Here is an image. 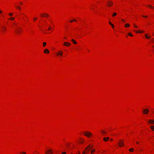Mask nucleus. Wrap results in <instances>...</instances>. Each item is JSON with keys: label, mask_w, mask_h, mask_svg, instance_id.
<instances>
[{"label": "nucleus", "mask_w": 154, "mask_h": 154, "mask_svg": "<svg viewBox=\"0 0 154 154\" xmlns=\"http://www.w3.org/2000/svg\"><path fill=\"white\" fill-rule=\"evenodd\" d=\"M134 25L135 28H137V26L135 25L134 24Z\"/></svg>", "instance_id": "473e14b6"}, {"label": "nucleus", "mask_w": 154, "mask_h": 154, "mask_svg": "<svg viewBox=\"0 0 154 154\" xmlns=\"http://www.w3.org/2000/svg\"><path fill=\"white\" fill-rule=\"evenodd\" d=\"M21 31V29L20 27H17L15 29L16 32L18 34L20 33Z\"/></svg>", "instance_id": "7ed1b4c3"}, {"label": "nucleus", "mask_w": 154, "mask_h": 154, "mask_svg": "<svg viewBox=\"0 0 154 154\" xmlns=\"http://www.w3.org/2000/svg\"><path fill=\"white\" fill-rule=\"evenodd\" d=\"M142 16L145 18H147V16Z\"/></svg>", "instance_id": "c9c22d12"}, {"label": "nucleus", "mask_w": 154, "mask_h": 154, "mask_svg": "<svg viewBox=\"0 0 154 154\" xmlns=\"http://www.w3.org/2000/svg\"><path fill=\"white\" fill-rule=\"evenodd\" d=\"M37 19V17H35L34 18V20H36Z\"/></svg>", "instance_id": "72a5a7b5"}, {"label": "nucleus", "mask_w": 154, "mask_h": 154, "mask_svg": "<svg viewBox=\"0 0 154 154\" xmlns=\"http://www.w3.org/2000/svg\"><path fill=\"white\" fill-rule=\"evenodd\" d=\"M14 19V18L13 17H11L9 19V20H13Z\"/></svg>", "instance_id": "a878e982"}, {"label": "nucleus", "mask_w": 154, "mask_h": 154, "mask_svg": "<svg viewBox=\"0 0 154 154\" xmlns=\"http://www.w3.org/2000/svg\"><path fill=\"white\" fill-rule=\"evenodd\" d=\"M113 5V3L112 2H108L107 3V5L109 7H110L112 6Z\"/></svg>", "instance_id": "6e6552de"}, {"label": "nucleus", "mask_w": 154, "mask_h": 154, "mask_svg": "<svg viewBox=\"0 0 154 154\" xmlns=\"http://www.w3.org/2000/svg\"><path fill=\"white\" fill-rule=\"evenodd\" d=\"M122 20V21H123V22H125V21L124 20H123V19H122V20Z\"/></svg>", "instance_id": "58836bf2"}, {"label": "nucleus", "mask_w": 154, "mask_h": 154, "mask_svg": "<svg viewBox=\"0 0 154 154\" xmlns=\"http://www.w3.org/2000/svg\"><path fill=\"white\" fill-rule=\"evenodd\" d=\"M23 154H26V153L25 152H23Z\"/></svg>", "instance_id": "37998d69"}, {"label": "nucleus", "mask_w": 154, "mask_h": 154, "mask_svg": "<svg viewBox=\"0 0 154 154\" xmlns=\"http://www.w3.org/2000/svg\"><path fill=\"white\" fill-rule=\"evenodd\" d=\"M44 52L45 53H49V50L47 49H45Z\"/></svg>", "instance_id": "9b49d317"}, {"label": "nucleus", "mask_w": 154, "mask_h": 154, "mask_svg": "<svg viewBox=\"0 0 154 154\" xmlns=\"http://www.w3.org/2000/svg\"><path fill=\"white\" fill-rule=\"evenodd\" d=\"M149 111L148 109H144L143 111V113L145 114H147Z\"/></svg>", "instance_id": "39448f33"}, {"label": "nucleus", "mask_w": 154, "mask_h": 154, "mask_svg": "<svg viewBox=\"0 0 154 154\" xmlns=\"http://www.w3.org/2000/svg\"><path fill=\"white\" fill-rule=\"evenodd\" d=\"M109 23L111 25V24H112L110 22H109Z\"/></svg>", "instance_id": "a19ab883"}, {"label": "nucleus", "mask_w": 154, "mask_h": 154, "mask_svg": "<svg viewBox=\"0 0 154 154\" xmlns=\"http://www.w3.org/2000/svg\"><path fill=\"white\" fill-rule=\"evenodd\" d=\"M143 32H144V31H140V33H143Z\"/></svg>", "instance_id": "e433bc0d"}, {"label": "nucleus", "mask_w": 154, "mask_h": 154, "mask_svg": "<svg viewBox=\"0 0 154 154\" xmlns=\"http://www.w3.org/2000/svg\"><path fill=\"white\" fill-rule=\"evenodd\" d=\"M109 139V137H104L103 138V140L105 142L108 141Z\"/></svg>", "instance_id": "ddd939ff"}, {"label": "nucleus", "mask_w": 154, "mask_h": 154, "mask_svg": "<svg viewBox=\"0 0 154 154\" xmlns=\"http://www.w3.org/2000/svg\"><path fill=\"white\" fill-rule=\"evenodd\" d=\"M145 36L146 38L147 39H149L151 37L150 36H148L147 34H145Z\"/></svg>", "instance_id": "4468645a"}, {"label": "nucleus", "mask_w": 154, "mask_h": 154, "mask_svg": "<svg viewBox=\"0 0 154 154\" xmlns=\"http://www.w3.org/2000/svg\"><path fill=\"white\" fill-rule=\"evenodd\" d=\"M130 26V25L128 23H127L125 25V27H128Z\"/></svg>", "instance_id": "a211bd4d"}, {"label": "nucleus", "mask_w": 154, "mask_h": 154, "mask_svg": "<svg viewBox=\"0 0 154 154\" xmlns=\"http://www.w3.org/2000/svg\"><path fill=\"white\" fill-rule=\"evenodd\" d=\"M124 141L123 140H119V145L120 147H122L124 145Z\"/></svg>", "instance_id": "20e7f679"}, {"label": "nucleus", "mask_w": 154, "mask_h": 154, "mask_svg": "<svg viewBox=\"0 0 154 154\" xmlns=\"http://www.w3.org/2000/svg\"><path fill=\"white\" fill-rule=\"evenodd\" d=\"M63 52L62 51H59L58 53H57V54L58 55H60L61 56H62L63 55Z\"/></svg>", "instance_id": "1a4fd4ad"}, {"label": "nucleus", "mask_w": 154, "mask_h": 154, "mask_svg": "<svg viewBox=\"0 0 154 154\" xmlns=\"http://www.w3.org/2000/svg\"><path fill=\"white\" fill-rule=\"evenodd\" d=\"M63 44L64 45L66 46H69L70 45V43L66 42H64Z\"/></svg>", "instance_id": "0eeeda50"}, {"label": "nucleus", "mask_w": 154, "mask_h": 154, "mask_svg": "<svg viewBox=\"0 0 154 154\" xmlns=\"http://www.w3.org/2000/svg\"><path fill=\"white\" fill-rule=\"evenodd\" d=\"M72 41L74 44H76L77 43L75 41L74 39H72Z\"/></svg>", "instance_id": "aec40b11"}, {"label": "nucleus", "mask_w": 154, "mask_h": 154, "mask_svg": "<svg viewBox=\"0 0 154 154\" xmlns=\"http://www.w3.org/2000/svg\"><path fill=\"white\" fill-rule=\"evenodd\" d=\"M85 151H84L83 152H82L83 154H85Z\"/></svg>", "instance_id": "4c0bfd02"}, {"label": "nucleus", "mask_w": 154, "mask_h": 154, "mask_svg": "<svg viewBox=\"0 0 154 154\" xmlns=\"http://www.w3.org/2000/svg\"><path fill=\"white\" fill-rule=\"evenodd\" d=\"M2 11H1V10H0V14H2Z\"/></svg>", "instance_id": "79ce46f5"}, {"label": "nucleus", "mask_w": 154, "mask_h": 154, "mask_svg": "<svg viewBox=\"0 0 154 154\" xmlns=\"http://www.w3.org/2000/svg\"><path fill=\"white\" fill-rule=\"evenodd\" d=\"M84 141V140L82 138H81L80 143H82Z\"/></svg>", "instance_id": "2eb2a0df"}, {"label": "nucleus", "mask_w": 154, "mask_h": 154, "mask_svg": "<svg viewBox=\"0 0 154 154\" xmlns=\"http://www.w3.org/2000/svg\"><path fill=\"white\" fill-rule=\"evenodd\" d=\"M2 31L3 32H4L7 29L6 27L4 26H2Z\"/></svg>", "instance_id": "423d86ee"}, {"label": "nucleus", "mask_w": 154, "mask_h": 154, "mask_svg": "<svg viewBox=\"0 0 154 154\" xmlns=\"http://www.w3.org/2000/svg\"><path fill=\"white\" fill-rule=\"evenodd\" d=\"M152 40L153 42H154V41H153V39H152Z\"/></svg>", "instance_id": "8fccbe9b"}, {"label": "nucleus", "mask_w": 154, "mask_h": 154, "mask_svg": "<svg viewBox=\"0 0 154 154\" xmlns=\"http://www.w3.org/2000/svg\"><path fill=\"white\" fill-rule=\"evenodd\" d=\"M153 35H154V33H153Z\"/></svg>", "instance_id": "603ef678"}, {"label": "nucleus", "mask_w": 154, "mask_h": 154, "mask_svg": "<svg viewBox=\"0 0 154 154\" xmlns=\"http://www.w3.org/2000/svg\"><path fill=\"white\" fill-rule=\"evenodd\" d=\"M101 133L103 134H105L106 133V132L105 131H104L101 130Z\"/></svg>", "instance_id": "f3484780"}, {"label": "nucleus", "mask_w": 154, "mask_h": 154, "mask_svg": "<svg viewBox=\"0 0 154 154\" xmlns=\"http://www.w3.org/2000/svg\"><path fill=\"white\" fill-rule=\"evenodd\" d=\"M84 134L85 136H87L88 137H90L92 135V134L91 133L88 131L85 132Z\"/></svg>", "instance_id": "f03ea898"}, {"label": "nucleus", "mask_w": 154, "mask_h": 154, "mask_svg": "<svg viewBox=\"0 0 154 154\" xmlns=\"http://www.w3.org/2000/svg\"><path fill=\"white\" fill-rule=\"evenodd\" d=\"M148 123L150 124H154V121L152 120H149L148 121Z\"/></svg>", "instance_id": "f8f14e48"}, {"label": "nucleus", "mask_w": 154, "mask_h": 154, "mask_svg": "<svg viewBox=\"0 0 154 154\" xmlns=\"http://www.w3.org/2000/svg\"><path fill=\"white\" fill-rule=\"evenodd\" d=\"M9 15L10 16H12L13 15V14L12 13H10L9 14Z\"/></svg>", "instance_id": "7c9ffc66"}, {"label": "nucleus", "mask_w": 154, "mask_h": 154, "mask_svg": "<svg viewBox=\"0 0 154 154\" xmlns=\"http://www.w3.org/2000/svg\"><path fill=\"white\" fill-rule=\"evenodd\" d=\"M136 32L137 33H140V31H136Z\"/></svg>", "instance_id": "ea45409f"}, {"label": "nucleus", "mask_w": 154, "mask_h": 154, "mask_svg": "<svg viewBox=\"0 0 154 154\" xmlns=\"http://www.w3.org/2000/svg\"><path fill=\"white\" fill-rule=\"evenodd\" d=\"M111 25L112 26V28H114V25L113 24H111Z\"/></svg>", "instance_id": "c756f323"}, {"label": "nucleus", "mask_w": 154, "mask_h": 154, "mask_svg": "<svg viewBox=\"0 0 154 154\" xmlns=\"http://www.w3.org/2000/svg\"><path fill=\"white\" fill-rule=\"evenodd\" d=\"M117 15V13L116 12L113 13L112 14V17H114L116 16Z\"/></svg>", "instance_id": "4be33fe9"}, {"label": "nucleus", "mask_w": 154, "mask_h": 154, "mask_svg": "<svg viewBox=\"0 0 154 154\" xmlns=\"http://www.w3.org/2000/svg\"><path fill=\"white\" fill-rule=\"evenodd\" d=\"M150 128H151V129L153 130V131H154V126H152L150 127Z\"/></svg>", "instance_id": "412c9836"}, {"label": "nucleus", "mask_w": 154, "mask_h": 154, "mask_svg": "<svg viewBox=\"0 0 154 154\" xmlns=\"http://www.w3.org/2000/svg\"><path fill=\"white\" fill-rule=\"evenodd\" d=\"M128 35L131 36H133V35L130 32L128 33Z\"/></svg>", "instance_id": "cd10ccee"}, {"label": "nucleus", "mask_w": 154, "mask_h": 154, "mask_svg": "<svg viewBox=\"0 0 154 154\" xmlns=\"http://www.w3.org/2000/svg\"><path fill=\"white\" fill-rule=\"evenodd\" d=\"M20 4L21 5H22V3L21 2H20Z\"/></svg>", "instance_id": "09e8293b"}, {"label": "nucleus", "mask_w": 154, "mask_h": 154, "mask_svg": "<svg viewBox=\"0 0 154 154\" xmlns=\"http://www.w3.org/2000/svg\"><path fill=\"white\" fill-rule=\"evenodd\" d=\"M76 21V20H75V19H72V20H70V22H73V21Z\"/></svg>", "instance_id": "6ab92c4d"}, {"label": "nucleus", "mask_w": 154, "mask_h": 154, "mask_svg": "<svg viewBox=\"0 0 154 154\" xmlns=\"http://www.w3.org/2000/svg\"><path fill=\"white\" fill-rule=\"evenodd\" d=\"M153 47L154 48V45L153 46Z\"/></svg>", "instance_id": "3c124183"}, {"label": "nucleus", "mask_w": 154, "mask_h": 154, "mask_svg": "<svg viewBox=\"0 0 154 154\" xmlns=\"http://www.w3.org/2000/svg\"><path fill=\"white\" fill-rule=\"evenodd\" d=\"M110 140L111 141H112V139H111Z\"/></svg>", "instance_id": "49530a36"}, {"label": "nucleus", "mask_w": 154, "mask_h": 154, "mask_svg": "<svg viewBox=\"0 0 154 154\" xmlns=\"http://www.w3.org/2000/svg\"><path fill=\"white\" fill-rule=\"evenodd\" d=\"M46 42H43V46L44 47H45V46H46Z\"/></svg>", "instance_id": "b1692460"}, {"label": "nucleus", "mask_w": 154, "mask_h": 154, "mask_svg": "<svg viewBox=\"0 0 154 154\" xmlns=\"http://www.w3.org/2000/svg\"><path fill=\"white\" fill-rule=\"evenodd\" d=\"M64 38L65 39H66V37H64Z\"/></svg>", "instance_id": "de8ad7c7"}, {"label": "nucleus", "mask_w": 154, "mask_h": 154, "mask_svg": "<svg viewBox=\"0 0 154 154\" xmlns=\"http://www.w3.org/2000/svg\"><path fill=\"white\" fill-rule=\"evenodd\" d=\"M79 154H80V153H79Z\"/></svg>", "instance_id": "864d4df0"}, {"label": "nucleus", "mask_w": 154, "mask_h": 154, "mask_svg": "<svg viewBox=\"0 0 154 154\" xmlns=\"http://www.w3.org/2000/svg\"><path fill=\"white\" fill-rule=\"evenodd\" d=\"M133 150H134V149H133L132 148H131V149H129V151L131 152H133Z\"/></svg>", "instance_id": "5701e85b"}, {"label": "nucleus", "mask_w": 154, "mask_h": 154, "mask_svg": "<svg viewBox=\"0 0 154 154\" xmlns=\"http://www.w3.org/2000/svg\"><path fill=\"white\" fill-rule=\"evenodd\" d=\"M51 29V27H49L48 29V30H50Z\"/></svg>", "instance_id": "2f4dec72"}, {"label": "nucleus", "mask_w": 154, "mask_h": 154, "mask_svg": "<svg viewBox=\"0 0 154 154\" xmlns=\"http://www.w3.org/2000/svg\"><path fill=\"white\" fill-rule=\"evenodd\" d=\"M95 151V149H92L91 150V154H93V153Z\"/></svg>", "instance_id": "c85d7f7f"}, {"label": "nucleus", "mask_w": 154, "mask_h": 154, "mask_svg": "<svg viewBox=\"0 0 154 154\" xmlns=\"http://www.w3.org/2000/svg\"><path fill=\"white\" fill-rule=\"evenodd\" d=\"M16 7L19 10H21V8L18 6H16Z\"/></svg>", "instance_id": "bb28decb"}, {"label": "nucleus", "mask_w": 154, "mask_h": 154, "mask_svg": "<svg viewBox=\"0 0 154 154\" xmlns=\"http://www.w3.org/2000/svg\"><path fill=\"white\" fill-rule=\"evenodd\" d=\"M93 147V146H91L89 145L88 146L86 147L85 149V150H86V152L88 153L89 152L90 150Z\"/></svg>", "instance_id": "f257e3e1"}, {"label": "nucleus", "mask_w": 154, "mask_h": 154, "mask_svg": "<svg viewBox=\"0 0 154 154\" xmlns=\"http://www.w3.org/2000/svg\"><path fill=\"white\" fill-rule=\"evenodd\" d=\"M61 154H66V152H62Z\"/></svg>", "instance_id": "f704fd0d"}, {"label": "nucleus", "mask_w": 154, "mask_h": 154, "mask_svg": "<svg viewBox=\"0 0 154 154\" xmlns=\"http://www.w3.org/2000/svg\"><path fill=\"white\" fill-rule=\"evenodd\" d=\"M44 17H48L49 15L46 13H44Z\"/></svg>", "instance_id": "dca6fc26"}, {"label": "nucleus", "mask_w": 154, "mask_h": 154, "mask_svg": "<svg viewBox=\"0 0 154 154\" xmlns=\"http://www.w3.org/2000/svg\"><path fill=\"white\" fill-rule=\"evenodd\" d=\"M52 152L51 149H50L46 152V154H52Z\"/></svg>", "instance_id": "9d476101"}, {"label": "nucleus", "mask_w": 154, "mask_h": 154, "mask_svg": "<svg viewBox=\"0 0 154 154\" xmlns=\"http://www.w3.org/2000/svg\"><path fill=\"white\" fill-rule=\"evenodd\" d=\"M136 143L137 144H139V142H136Z\"/></svg>", "instance_id": "c03bdc74"}, {"label": "nucleus", "mask_w": 154, "mask_h": 154, "mask_svg": "<svg viewBox=\"0 0 154 154\" xmlns=\"http://www.w3.org/2000/svg\"><path fill=\"white\" fill-rule=\"evenodd\" d=\"M41 16L42 17L43 16V15L42 14H41Z\"/></svg>", "instance_id": "a18cd8bd"}, {"label": "nucleus", "mask_w": 154, "mask_h": 154, "mask_svg": "<svg viewBox=\"0 0 154 154\" xmlns=\"http://www.w3.org/2000/svg\"><path fill=\"white\" fill-rule=\"evenodd\" d=\"M147 5L149 6V8H153V7L150 5Z\"/></svg>", "instance_id": "393cba45"}]
</instances>
